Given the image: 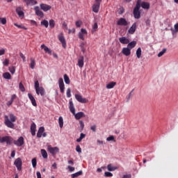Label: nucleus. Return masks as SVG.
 Returning a JSON list of instances; mask_svg holds the SVG:
<instances>
[{"mask_svg":"<svg viewBox=\"0 0 178 178\" xmlns=\"http://www.w3.org/2000/svg\"><path fill=\"white\" fill-rule=\"evenodd\" d=\"M16 117L13 113H10L9 116H4V124L8 127V129H15V122H16Z\"/></svg>","mask_w":178,"mask_h":178,"instance_id":"nucleus-1","label":"nucleus"},{"mask_svg":"<svg viewBox=\"0 0 178 178\" xmlns=\"http://www.w3.org/2000/svg\"><path fill=\"white\" fill-rule=\"evenodd\" d=\"M141 8V0H137L136 5L134 8L133 15L134 19H140L141 17V11L140 8Z\"/></svg>","mask_w":178,"mask_h":178,"instance_id":"nucleus-2","label":"nucleus"},{"mask_svg":"<svg viewBox=\"0 0 178 178\" xmlns=\"http://www.w3.org/2000/svg\"><path fill=\"white\" fill-rule=\"evenodd\" d=\"M0 143H6L7 145H10L13 143V138L8 136L3 137L0 136Z\"/></svg>","mask_w":178,"mask_h":178,"instance_id":"nucleus-3","label":"nucleus"},{"mask_svg":"<svg viewBox=\"0 0 178 178\" xmlns=\"http://www.w3.org/2000/svg\"><path fill=\"white\" fill-rule=\"evenodd\" d=\"M101 2H102V0H95V3H94L92 6V12L95 13H98V12H99Z\"/></svg>","mask_w":178,"mask_h":178,"instance_id":"nucleus-4","label":"nucleus"},{"mask_svg":"<svg viewBox=\"0 0 178 178\" xmlns=\"http://www.w3.org/2000/svg\"><path fill=\"white\" fill-rule=\"evenodd\" d=\"M47 149H48L49 152H50V154H51V155L53 156H55V155H56L58 153H59V149L58 147H52V146L48 145Z\"/></svg>","mask_w":178,"mask_h":178,"instance_id":"nucleus-5","label":"nucleus"},{"mask_svg":"<svg viewBox=\"0 0 178 178\" xmlns=\"http://www.w3.org/2000/svg\"><path fill=\"white\" fill-rule=\"evenodd\" d=\"M13 143L17 147H22V145H24V138L20 136L17 140H14Z\"/></svg>","mask_w":178,"mask_h":178,"instance_id":"nucleus-6","label":"nucleus"},{"mask_svg":"<svg viewBox=\"0 0 178 178\" xmlns=\"http://www.w3.org/2000/svg\"><path fill=\"white\" fill-rule=\"evenodd\" d=\"M14 165L16 166L17 170L19 171L22 170V159L17 158V159H15L14 162Z\"/></svg>","mask_w":178,"mask_h":178,"instance_id":"nucleus-7","label":"nucleus"},{"mask_svg":"<svg viewBox=\"0 0 178 178\" xmlns=\"http://www.w3.org/2000/svg\"><path fill=\"white\" fill-rule=\"evenodd\" d=\"M16 13L18 15L19 17L23 19L24 17V12H23L22 7H17L15 10Z\"/></svg>","mask_w":178,"mask_h":178,"instance_id":"nucleus-8","label":"nucleus"},{"mask_svg":"<svg viewBox=\"0 0 178 178\" xmlns=\"http://www.w3.org/2000/svg\"><path fill=\"white\" fill-rule=\"evenodd\" d=\"M60 91L62 94L65 92V83H63V79L60 78L58 80Z\"/></svg>","mask_w":178,"mask_h":178,"instance_id":"nucleus-9","label":"nucleus"},{"mask_svg":"<svg viewBox=\"0 0 178 178\" xmlns=\"http://www.w3.org/2000/svg\"><path fill=\"white\" fill-rule=\"evenodd\" d=\"M58 40L61 42L63 47L66 48V39H65V36L62 33L58 35Z\"/></svg>","mask_w":178,"mask_h":178,"instance_id":"nucleus-10","label":"nucleus"},{"mask_svg":"<svg viewBox=\"0 0 178 178\" xmlns=\"http://www.w3.org/2000/svg\"><path fill=\"white\" fill-rule=\"evenodd\" d=\"M75 98L78 102H81V104H87V99L83 98V96L81 95H75Z\"/></svg>","mask_w":178,"mask_h":178,"instance_id":"nucleus-11","label":"nucleus"},{"mask_svg":"<svg viewBox=\"0 0 178 178\" xmlns=\"http://www.w3.org/2000/svg\"><path fill=\"white\" fill-rule=\"evenodd\" d=\"M118 26H129V22L124 18H120L117 22Z\"/></svg>","mask_w":178,"mask_h":178,"instance_id":"nucleus-12","label":"nucleus"},{"mask_svg":"<svg viewBox=\"0 0 178 178\" xmlns=\"http://www.w3.org/2000/svg\"><path fill=\"white\" fill-rule=\"evenodd\" d=\"M136 30H137V22L132 24V26L128 30V33L129 34H134V33H136Z\"/></svg>","mask_w":178,"mask_h":178,"instance_id":"nucleus-13","label":"nucleus"},{"mask_svg":"<svg viewBox=\"0 0 178 178\" xmlns=\"http://www.w3.org/2000/svg\"><path fill=\"white\" fill-rule=\"evenodd\" d=\"M84 35H87V30L81 29V31L79 33V38L84 41Z\"/></svg>","mask_w":178,"mask_h":178,"instance_id":"nucleus-14","label":"nucleus"},{"mask_svg":"<svg viewBox=\"0 0 178 178\" xmlns=\"http://www.w3.org/2000/svg\"><path fill=\"white\" fill-rule=\"evenodd\" d=\"M51 6L45 3H41L40 4V9L43 10L44 12H48V10H51Z\"/></svg>","mask_w":178,"mask_h":178,"instance_id":"nucleus-15","label":"nucleus"},{"mask_svg":"<svg viewBox=\"0 0 178 178\" xmlns=\"http://www.w3.org/2000/svg\"><path fill=\"white\" fill-rule=\"evenodd\" d=\"M123 55H125V56H130L131 54V49L129 47H124L122 51Z\"/></svg>","mask_w":178,"mask_h":178,"instance_id":"nucleus-16","label":"nucleus"},{"mask_svg":"<svg viewBox=\"0 0 178 178\" xmlns=\"http://www.w3.org/2000/svg\"><path fill=\"white\" fill-rule=\"evenodd\" d=\"M34 9H35V15L37 16H39V17H44V13L40 10V7L35 6Z\"/></svg>","mask_w":178,"mask_h":178,"instance_id":"nucleus-17","label":"nucleus"},{"mask_svg":"<svg viewBox=\"0 0 178 178\" xmlns=\"http://www.w3.org/2000/svg\"><path fill=\"white\" fill-rule=\"evenodd\" d=\"M45 131V128L44 127H41L39 128L38 133H37V137L38 138H41L42 137V134Z\"/></svg>","mask_w":178,"mask_h":178,"instance_id":"nucleus-18","label":"nucleus"},{"mask_svg":"<svg viewBox=\"0 0 178 178\" xmlns=\"http://www.w3.org/2000/svg\"><path fill=\"white\" fill-rule=\"evenodd\" d=\"M28 97L31 102V104L33 106H37V102H35V98H34V96L31 95V93L28 94Z\"/></svg>","mask_w":178,"mask_h":178,"instance_id":"nucleus-19","label":"nucleus"},{"mask_svg":"<svg viewBox=\"0 0 178 178\" xmlns=\"http://www.w3.org/2000/svg\"><path fill=\"white\" fill-rule=\"evenodd\" d=\"M35 91L38 95H40V94L42 97H44L45 95V90H44V88L42 87L38 88V90H35Z\"/></svg>","mask_w":178,"mask_h":178,"instance_id":"nucleus-20","label":"nucleus"},{"mask_svg":"<svg viewBox=\"0 0 178 178\" xmlns=\"http://www.w3.org/2000/svg\"><path fill=\"white\" fill-rule=\"evenodd\" d=\"M78 66L79 67H83L84 66V56H81L78 59Z\"/></svg>","mask_w":178,"mask_h":178,"instance_id":"nucleus-21","label":"nucleus"},{"mask_svg":"<svg viewBox=\"0 0 178 178\" xmlns=\"http://www.w3.org/2000/svg\"><path fill=\"white\" fill-rule=\"evenodd\" d=\"M24 2L26 3V6H33V5H37V1L35 0H24Z\"/></svg>","mask_w":178,"mask_h":178,"instance_id":"nucleus-22","label":"nucleus"},{"mask_svg":"<svg viewBox=\"0 0 178 178\" xmlns=\"http://www.w3.org/2000/svg\"><path fill=\"white\" fill-rule=\"evenodd\" d=\"M75 116V119H76V120H80V119H81V118H86V114H84L83 112H79L76 114H74Z\"/></svg>","mask_w":178,"mask_h":178,"instance_id":"nucleus-23","label":"nucleus"},{"mask_svg":"<svg viewBox=\"0 0 178 178\" xmlns=\"http://www.w3.org/2000/svg\"><path fill=\"white\" fill-rule=\"evenodd\" d=\"M140 6L143 8V9H149L150 4L148 2L145 1H140Z\"/></svg>","mask_w":178,"mask_h":178,"instance_id":"nucleus-24","label":"nucleus"},{"mask_svg":"<svg viewBox=\"0 0 178 178\" xmlns=\"http://www.w3.org/2000/svg\"><path fill=\"white\" fill-rule=\"evenodd\" d=\"M70 111L71 113H72L74 115L76 113V109L74 108V104H73V102L72 100L70 101Z\"/></svg>","mask_w":178,"mask_h":178,"instance_id":"nucleus-25","label":"nucleus"},{"mask_svg":"<svg viewBox=\"0 0 178 178\" xmlns=\"http://www.w3.org/2000/svg\"><path fill=\"white\" fill-rule=\"evenodd\" d=\"M40 47L42 48V49H44L46 54H49V55L52 54V51L50 50V49L48 48V47L45 46V44H42Z\"/></svg>","mask_w":178,"mask_h":178,"instance_id":"nucleus-26","label":"nucleus"},{"mask_svg":"<svg viewBox=\"0 0 178 178\" xmlns=\"http://www.w3.org/2000/svg\"><path fill=\"white\" fill-rule=\"evenodd\" d=\"M35 129H37V127L35 125V123H32L31 125V133L32 136H35Z\"/></svg>","mask_w":178,"mask_h":178,"instance_id":"nucleus-27","label":"nucleus"},{"mask_svg":"<svg viewBox=\"0 0 178 178\" xmlns=\"http://www.w3.org/2000/svg\"><path fill=\"white\" fill-rule=\"evenodd\" d=\"M119 41L121 42V44H129V39H127L126 37L120 38Z\"/></svg>","mask_w":178,"mask_h":178,"instance_id":"nucleus-28","label":"nucleus"},{"mask_svg":"<svg viewBox=\"0 0 178 178\" xmlns=\"http://www.w3.org/2000/svg\"><path fill=\"white\" fill-rule=\"evenodd\" d=\"M136 45H137V42L132 41V42L128 43L127 47L129 49H133V48H134V47H136Z\"/></svg>","mask_w":178,"mask_h":178,"instance_id":"nucleus-29","label":"nucleus"},{"mask_svg":"<svg viewBox=\"0 0 178 178\" xmlns=\"http://www.w3.org/2000/svg\"><path fill=\"white\" fill-rule=\"evenodd\" d=\"M82 175H83V171L80 170V171H79L77 172L72 174L71 175V177L72 178H76V177H79V176H81Z\"/></svg>","mask_w":178,"mask_h":178,"instance_id":"nucleus-30","label":"nucleus"},{"mask_svg":"<svg viewBox=\"0 0 178 178\" xmlns=\"http://www.w3.org/2000/svg\"><path fill=\"white\" fill-rule=\"evenodd\" d=\"M115 86H116V82H110L106 85V88L108 90H111V88H113V87H115Z\"/></svg>","mask_w":178,"mask_h":178,"instance_id":"nucleus-31","label":"nucleus"},{"mask_svg":"<svg viewBox=\"0 0 178 178\" xmlns=\"http://www.w3.org/2000/svg\"><path fill=\"white\" fill-rule=\"evenodd\" d=\"M3 79H6V80H10L12 79V76L9 72H5L3 74Z\"/></svg>","mask_w":178,"mask_h":178,"instance_id":"nucleus-32","label":"nucleus"},{"mask_svg":"<svg viewBox=\"0 0 178 178\" xmlns=\"http://www.w3.org/2000/svg\"><path fill=\"white\" fill-rule=\"evenodd\" d=\"M31 69H34L35 67V59L31 58V63H30Z\"/></svg>","mask_w":178,"mask_h":178,"instance_id":"nucleus-33","label":"nucleus"},{"mask_svg":"<svg viewBox=\"0 0 178 178\" xmlns=\"http://www.w3.org/2000/svg\"><path fill=\"white\" fill-rule=\"evenodd\" d=\"M41 154H42V156H43V158L44 159H47V158H48V153H47L46 149H41Z\"/></svg>","mask_w":178,"mask_h":178,"instance_id":"nucleus-34","label":"nucleus"},{"mask_svg":"<svg viewBox=\"0 0 178 178\" xmlns=\"http://www.w3.org/2000/svg\"><path fill=\"white\" fill-rule=\"evenodd\" d=\"M58 124L60 129L63 127V118L62 116L58 118Z\"/></svg>","mask_w":178,"mask_h":178,"instance_id":"nucleus-35","label":"nucleus"},{"mask_svg":"<svg viewBox=\"0 0 178 178\" xmlns=\"http://www.w3.org/2000/svg\"><path fill=\"white\" fill-rule=\"evenodd\" d=\"M141 55H142V51H141V47L138 48V49L136 50V56L138 59H140L141 58Z\"/></svg>","mask_w":178,"mask_h":178,"instance_id":"nucleus-36","label":"nucleus"},{"mask_svg":"<svg viewBox=\"0 0 178 178\" xmlns=\"http://www.w3.org/2000/svg\"><path fill=\"white\" fill-rule=\"evenodd\" d=\"M107 169L109 170V172H113V170H116L117 168L112 166V164H108L107 165Z\"/></svg>","mask_w":178,"mask_h":178,"instance_id":"nucleus-37","label":"nucleus"},{"mask_svg":"<svg viewBox=\"0 0 178 178\" xmlns=\"http://www.w3.org/2000/svg\"><path fill=\"white\" fill-rule=\"evenodd\" d=\"M64 81L65 84H70V79H69V76L66 74H64Z\"/></svg>","mask_w":178,"mask_h":178,"instance_id":"nucleus-38","label":"nucleus"},{"mask_svg":"<svg viewBox=\"0 0 178 178\" xmlns=\"http://www.w3.org/2000/svg\"><path fill=\"white\" fill-rule=\"evenodd\" d=\"M41 25L44 26V27L47 29L48 26H49V23L48 22L47 20L44 19L41 22Z\"/></svg>","mask_w":178,"mask_h":178,"instance_id":"nucleus-39","label":"nucleus"},{"mask_svg":"<svg viewBox=\"0 0 178 178\" xmlns=\"http://www.w3.org/2000/svg\"><path fill=\"white\" fill-rule=\"evenodd\" d=\"M19 88L20 91L22 92H24L26 91V88H24V86H23V83L22 82L19 83Z\"/></svg>","mask_w":178,"mask_h":178,"instance_id":"nucleus-40","label":"nucleus"},{"mask_svg":"<svg viewBox=\"0 0 178 178\" xmlns=\"http://www.w3.org/2000/svg\"><path fill=\"white\" fill-rule=\"evenodd\" d=\"M33 168H37V159L34 158L31 160Z\"/></svg>","mask_w":178,"mask_h":178,"instance_id":"nucleus-41","label":"nucleus"},{"mask_svg":"<svg viewBox=\"0 0 178 178\" xmlns=\"http://www.w3.org/2000/svg\"><path fill=\"white\" fill-rule=\"evenodd\" d=\"M49 26L51 29H54L55 27V21L54 19H51L49 21Z\"/></svg>","mask_w":178,"mask_h":178,"instance_id":"nucleus-42","label":"nucleus"},{"mask_svg":"<svg viewBox=\"0 0 178 178\" xmlns=\"http://www.w3.org/2000/svg\"><path fill=\"white\" fill-rule=\"evenodd\" d=\"M72 90H70V88H68L67 90V98H70V97H72Z\"/></svg>","mask_w":178,"mask_h":178,"instance_id":"nucleus-43","label":"nucleus"},{"mask_svg":"<svg viewBox=\"0 0 178 178\" xmlns=\"http://www.w3.org/2000/svg\"><path fill=\"white\" fill-rule=\"evenodd\" d=\"M9 71L12 74H15V72H16V68L15 67H9Z\"/></svg>","mask_w":178,"mask_h":178,"instance_id":"nucleus-44","label":"nucleus"},{"mask_svg":"<svg viewBox=\"0 0 178 178\" xmlns=\"http://www.w3.org/2000/svg\"><path fill=\"white\" fill-rule=\"evenodd\" d=\"M165 52H166V49H163L161 51H160L158 54L159 58H161V56H162L163 55V54H165Z\"/></svg>","mask_w":178,"mask_h":178,"instance_id":"nucleus-45","label":"nucleus"},{"mask_svg":"<svg viewBox=\"0 0 178 178\" xmlns=\"http://www.w3.org/2000/svg\"><path fill=\"white\" fill-rule=\"evenodd\" d=\"M104 176L106 177H112V176H113V174H112L111 172H106L104 173Z\"/></svg>","mask_w":178,"mask_h":178,"instance_id":"nucleus-46","label":"nucleus"},{"mask_svg":"<svg viewBox=\"0 0 178 178\" xmlns=\"http://www.w3.org/2000/svg\"><path fill=\"white\" fill-rule=\"evenodd\" d=\"M41 87H40V83L38 82V81H36L35 82V90H37L38 91V88H40Z\"/></svg>","mask_w":178,"mask_h":178,"instance_id":"nucleus-47","label":"nucleus"},{"mask_svg":"<svg viewBox=\"0 0 178 178\" xmlns=\"http://www.w3.org/2000/svg\"><path fill=\"white\" fill-rule=\"evenodd\" d=\"M81 24H83V22L81 21H76L75 25L76 27H81Z\"/></svg>","mask_w":178,"mask_h":178,"instance_id":"nucleus-48","label":"nucleus"},{"mask_svg":"<svg viewBox=\"0 0 178 178\" xmlns=\"http://www.w3.org/2000/svg\"><path fill=\"white\" fill-rule=\"evenodd\" d=\"M14 26H15V27H17L18 29H24V30H27L26 27L22 26V25H19L16 23L14 24Z\"/></svg>","mask_w":178,"mask_h":178,"instance_id":"nucleus-49","label":"nucleus"},{"mask_svg":"<svg viewBox=\"0 0 178 178\" xmlns=\"http://www.w3.org/2000/svg\"><path fill=\"white\" fill-rule=\"evenodd\" d=\"M76 151L79 152V154H81V147L79 145L76 147Z\"/></svg>","mask_w":178,"mask_h":178,"instance_id":"nucleus-50","label":"nucleus"},{"mask_svg":"<svg viewBox=\"0 0 178 178\" xmlns=\"http://www.w3.org/2000/svg\"><path fill=\"white\" fill-rule=\"evenodd\" d=\"M79 124H80L81 131H83V129H84V122H83V121H79Z\"/></svg>","mask_w":178,"mask_h":178,"instance_id":"nucleus-51","label":"nucleus"},{"mask_svg":"<svg viewBox=\"0 0 178 178\" xmlns=\"http://www.w3.org/2000/svg\"><path fill=\"white\" fill-rule=\"evenodd\" d=\"M3 65L4 66H8L9 65V60L8 58H6L4 61L3 62Z\"/></svg>","mask_w":178,"mask_h":178,"instance_id":"nucleus-52","label":"nucleus"},{"mask_svg":"<svg viewBox=\"0 0 178 178\" xmlns=\"http://www.w3.org/2000/svg\"><path fill=\"white\" fill-rule=\"evenodd\" d=\"M172 33H178V23L175 25V30L172 31Z\"/></svg>","mask_w":178,"mask_h":178,"instance_id":"nucleus-53","label":"nucleus"},{"mask_svg":"<svg viewBox=\"0 0 178 178\" xmlns=\"http://www.w3.org/2000/svg\"><path fill=\"white\" fill-rule=\"evenodd\" d=\"M113 140H115V137L113 136H111L106 138V141H113Z\"/></svg>","mask_w":178,"mask_h":178,"instance_id":"nucleus-54","label":"nucleus"},{"mask_svg":"<svg viewBox=\"0 0 178 178\" xmlns=\"http://www.w3.org/2000/svg\"><path fill=\"white\" fill-rule=\"evenodd\" d=\"M90 130H92L94 131V133H95V131H97V125H92L90 127Z\"/></svg>","mask_w":178,"mask_h":178,"instance_id":"nucleus-55","label":"nucleus"},{"mask_svg":"<svg viewBox=\"0 0 178 178\" xmlns=\"http://www.w3.org/2000/svg\"><path fill=\"white\" fill-rule=\"evenodd\" d=\"M92 29H93L94 31H97V29H98V24L97 22H95L94 24Z\"/></svg>","mask_w":178,"mask_h":178,"instance_id":"nucleus-56","label":"nucleus"},{"mask_svg":"<svg viewBox=\"0 0 178 178\" xmlns=\"http://www.w3.org/2000/svg\"><path fill=\"white\" fill-rule=\"evenodd\" d=\"M0 23H1V24H6V18H1Z\"/></svg>","mask_w":178,"mask_h":178,"instance_id":"nucleus-57","label":"nucleus"},{"mask_svg":"<svg viewBox=\"0 0 178 178\" xmlns=\"http://www.w3.org/2000/svg\"><path fill=\"white\" fill-rule=\"evenodd\" d=\"M67 169H69L70 172H74V170H75L74 167H72L70 165L67 166Z\"/></svg>","mask_w":178,"mask_h":178,"instance_id":"nucleus-58","label":"nucleus"},{"mask_svg":"<svg viewBox=\"0 0 178 178\" xmlns=\"http://www.w3.org/2000/svg\"><path fill=\"white\" fill-rule=\"evenodd\" d=\"M20 57L22 58L23 62H26V56H24L23 53H20Z\"/></svg>","mask_w":178,"mask_h":178,"instance_id":"nucleus-59","label":"nucleus"},{"mask_svg":"<svg viewBox=\"0 0 178 178\" xmlns=\"http://www.w3.org/2000/svg\"><path fill=\"white\" fill-rule=\"evenodd\" d=\"M2 55H5V49H0V56H2Z\"/></svg>","mask_w":178,"mask_h":178,"instance_id":"nucleus-60","label":"nucleus"},{"mask_svg":"<svg viewBox=\"0 0 178 178\" xmlns=\"http://www.w3.org/2000/svg\"><path fill=\"white\" fill-rule=\"evenodd\" d=\"M36 176H37V178H42L41 177V172H40V171H38L36 172Z\"/></svg>","mask_w":178,"mask_h":178,"instance_id":"nucleus-61","label":"nucleus"},{"mask_svg":"<svg viewBox=\"0 0 178 178\" xmlns=\"http://www.w3.org/2000/svg\"><path fill=\"white\" fill-rule=\"evenodd\" d=\"M13 104V101L10 100L7 102V105L8 106H10V105H12Z\"/></svg>","mask_w":178,"mask_h":178,"instance_id":"nucleus-62","label":"nucleus"},{"mask_svg":"<svg viewBox=\"0 0 178 178\" xmlns=\"http://www.w3.org/2000/svg\"><path fill=\"white\" fill-rule=\"evenodd\" d=\"M79 138H81L82 140H83V138H86V134L81 133L80 134V137Z\"/></svg>","mask_w":178,"mask_h":178,"instance_id":"nucleus-63","label":"nucleus"},{"mask_svg":"<svg viewBox=\"0 0 178 178\" xmlns=\"http://www.w3.org/2000/svg\"><path fill=\"white\" fill-rule=\"evenodd\" d=\"M15 98H16V95H13L11 96L10 100H12L13 102V101H15Z\"/></svg>","mask_w":178,"mask_h":178,"instance_id":"nucleus-64","label":"nucleus"}]
</instances>
